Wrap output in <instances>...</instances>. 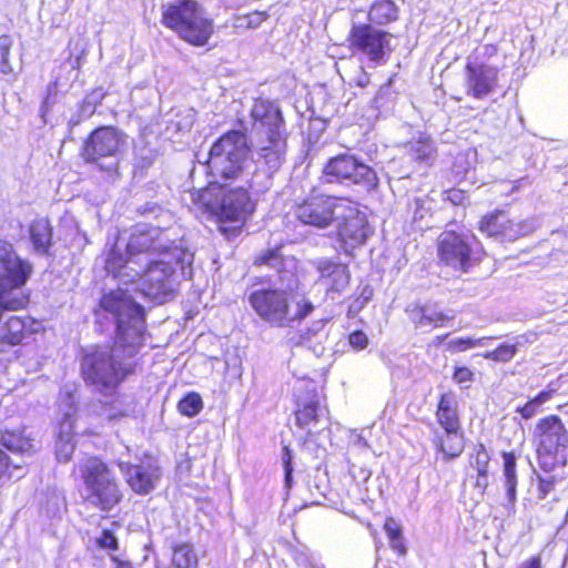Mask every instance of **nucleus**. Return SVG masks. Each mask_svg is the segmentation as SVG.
<instances>
[{"instance_id":"35","label":"nucleus","mask_w":568,"mask_h":568,"mask_svg":"<svg viewBox=\"0 0 568 568\" xmlns=\"http://www.w3.org/2000/svg\"><path fill=\"white\" fill-rule=\"evenodd\" d=\"M203 406L201 395L196 392H189L179 399L176 409L182 416L192 418L200 414Z\"/></svg>"},{"instance_id":"27","label":"nucleus","mask_w":568,"mask_h":568,"mask_svg":"<svg viewBox=\"0 0 568 568\" xmlns=\"http://www.w3.org/2000/svg\"><path fill=\"white\" fill-rule=\"evenodd\" d=\"M413 322L417 327L438 328L444 327L454 320V315H448L435 305H416L413 311Z\"/></svg>"},{"instance_id":"28","label":"nucleus","mask_w":568,"mask_h":568,"mask_svg":"<svg viewBox=\"0 0 568 568\" xmlns=\"http://www.w3.org/2000/svg\"><path fill=\"white\" fill-rule=\"evenodd\" d=\"M400 9L393 0H375L368 8V23L384 27L399 19Z\"/></svg>"},{"instance_id":"52","label":"nucleus","mask_w":568,"mask_h":568,"mask_svg":"<svg viewBox=\"0 0 568 568\" xmlns=\"http://www.w3.org/2000/svg\"><path fill=\"white\" fill-rule=\"evenodd\" d=\"M556 480L554 478H539L538 491L539 497L545 498L554 489Z\"/></svg>"},{"instance_id":"26","label":"nucleus","mask_w":568,"mask_h":568,"mask_svg":"<svg viewBox=\"0 0 568 568\" xmlns=\"http://www.w3.org/2000/svg\"><path fill=\"white\" fill-rule=\"evenodd\" d=\"M124 475L126 484L138 495H146L153 490L159 478L153 470L142 465H128Z\"/></svg>"},{"instance_id":"38","label":"nucleus","mask_w":568,"mask_h":568,"mask_svg":"<svg viewBox=\"0 0 568 568\" xmlns=\"http://www.w3.org/2000/svg\"><path fill=\"white\" fill-rule=\"evenodd\" d=\"M105 98V92L101 88L92 89L88 92L82 101L79 104V113L85 118H91L97 108L101 105L103 99Z\"/></svg>"},{"instance_id":"8","label":"nucleus","mask_w":568,"mask_h":568,"mask_svg":"<svg viewBox=\"0 0 568 568\" xmlns=\"http://www.w3.org/2000/svg\"><path fill=\"white\" fill-rule=\"evenodd\" d=\"M33 266L21 258L13 247L0 240V308L20 311L30 304V294L22 287L29 281Z\"/></svg>"},{"instance_id":"51","label":"nucleus","mask_w":568,"mask_h":568,"mask_svg":"<svg viewBox=\"0 0 568 568\" xmlns=\"http://www.w3.org/2000/svg\"><path fill=\"white\" fill-rule=\"evenodd\" d=\"M556 394V389L555 388H551L550 386H548L547 388L540 390L539 393H537L534 397H531V399L540 407L542 408L541 406L549 402Z\"/></svg>"},{"instance_id":"6","label":"nucleus","mask_w":568,"mask_h":568,"mask_svg":"<svg viewBox=\"0 0 568 568\" xmlns=\"http://www.w3.org/2000/svg\"><path fill=\"white\" fill-rule=\"evenodd\" d=\"M161 24L193 47H204L215 32L213 19L196 0H175L161 10Z\"/></svg>"},{"instance_id":"57","label":"nucleus","mask_w":568,"mask_h":568,"mask_svg":"<svg viewBox=\"0 0 568 568\" xmlns=\"http://www.w3.org/2000/svg\"><path fill=\"white\" fill-rule=\"evenodd\" d=\"M111 560L114 564L115 568H134L130 561L122 560L116 556H112Z\"/></svg>"},{"instance_id":"37","label":"nucleus","mask_w":568,"mask_h":568,"mask_svg":"<svg viewBox=\"0 0 568 568\" xmlns=\"http://www.w3.org/2000/svg\"><path fill=\"white\" fill-rule=\"evenodd\" d=\"M501 457L504 460V476L507 486V493L511 498H514L517 485L516 455L514 452H503Z\"/></svg>"},{"instance_id":"55","label":"nucleus","mask_w":568,"mask_h":568,"mask_svg":"<svg viewBox=\"0 0 568 568\" xmlns=\"http://www.w3.org/2000/svg\"><path fill=\"white\" fill-rule=\"evenodd\" d=\"M13 69L9 62V55H1L0 60V72L3 74L12 73Z\"/></svg>"},{"instance_id":"19","label":"nucleus","mask_w":568,"mask_h":568,"mask_svg":"<svg viewBox=\"0 0 568 568\" xmlns=\"http://www.w3.org/2000/svg\"><path fill=\"white\" fill-rule=\"evenodd\" d=\"M478 230L489 237L515 240L521 234V225L505 210H495L480 217Z\"/></svg>"},{"instance_id":"34","label":"nucleus","mask_w":568,"mask_h":568,"mask_svg":"<svg viewBox=\"0 0 568 568\" xmlns=\"http://www.w3.org/2000/svg\"><path fill=\"white\" fill-rule=\"evenodd\" d=\"M171 560L175 568H197L199 562L193 546L189 542L174 546Z\"/></svg>"},{"instance_id":"9","label":"nucleus","mask_w":568,"mask_h":568,"mask_svg":"<svg viewBox=\"0 0 568 568\" xmlns=\"http://www.w3.org/2000/svg\"><path fill=\"white\" fill-rule=\"evenodd\" d=\"M531 443L540 468L552 471L568 465V428L556 414L539 418L531 432Z\"/></svg>"},{"instance_id":"56","label":"nucleus","mask_w":568,"mask_h":568,"mask_svg":"<svg viewBox=\"0 0 568 568\" xmlns=\"http://www.w3.org/2000/svg\"><path fill=\"white\" fill-rule=\"evenodd\" d=\"M369 83H371V77L366 71L363 70L362 75L355 80V85L364 89V88L368 87Z\"/></svg>"},{"instance_id":"15","label":"nucleus","mask_w":568,"mask_h":568,"mask_svg":"<svg viewBox=\"0 0 568 568\" xmlns=\"http://www.w3.org/2000/svg\"><path fill=\"white\" fill-rule=\"evenodd\" d=\"M335 222H337L336 240L347 255H352L355 248L364 245L373 233L366 214L351 197H347V202L338 212Z\"/></svg>"},{"instance_id":"14","label":"nucleus","mask_w":568,"mask_h":568,"mask_svg":"<svg viewBox=\"0 0 568 568\" xmlns=\"http://www.w3.org/2000/svg\"><path fill=\"white\" fill-rule=\"evenodd\" d=\"M390 37L392 34L388 31L377 29L371 23H356L351 27L346 42L353 54L365 57L373 63L382 64L387 61L393 51Z\"/></svg>"},{"instance_id":"44","label":"nucleus","mask_w":568,"mask_h":568,"mask_svg":"<svg viewBox=\"0 0 568 568\" xmlns=\"http://www.w3.org/2000/svg\"><path fill=\"white\" fill-rule=\"evenodd\" d=\"M282 463L285 473V484L287 487H291L293 474V454L288 445H283L282 447Z\"/></svg>"},{"instance_id":"29","label":"nucleus","mask_w":568,"mask_h":568,"mask_svg":"<svg viewBox=\"0 0 568 568\" xmlns=\"http://www.w3.org/2000/svg\"><path fill=\"white\" fill-rule=\"evenodd\" d=\"M490 455L483 443H477L468 455V465L476 471V486L485 489L488 486Z\"/></svg>"},{"instance_id":"1","label":"nucleus","mask_w":568,"mask_h":568,"mask_svg":"<svg viewBox=\"0 0 568 568\" xmlns=\"http://www.w3.org/2000/svg\"><path fill=\"white\" fill-rule=\"evenodd\" d=\"M251 146L247 134L229 130L211 145L205 162L207 174L215 179L191 193L193 204L217 225L219 232L233 240L241 235L256 212L257 201L248 187L220 182L239 179L245 169Z\"/></svg>"},{"instance_id":"3","label":"nucleus","mask_w":568,"mask_h":568,"mask_svg":"<svg viewBox=\"0 0 568 568\" xmlns=\"http://www.w3.org/2000/svg\"><path fill=\"white\" fill-rule=\"evenodd\" d=\"M247 300L254 313L273 327H290L304 321L315 310V305L304 296L295 303L293 312L294 292L276 286L256 288L250 293Z\"/></svg>"},{"instance_id":"30","label":"nucleus","mask_w":568,"mask_h":568,"mask_svg":"<svg viewBox=\"0 0 568 568\" xmlns=\"http://www.w3.org/2000/svg\"><path fill=\"white\" fill-rule=\"evenodd\" d=\"M383 529L388 539L390 549L399 557L407 554L402 525L392 516L385 518Z\"/></svg>"},{"instance_id":"12","label":"nucleus","mask_w":568,"mask_h":568,"mask_svg":"<svg viewBox=\"0 0 568 568\" xmlns=\"http://www.w3.org/2000/svg\"><path fill=\"white\" fill-rule=\"evenodd\" d=\"M322 175L331 184L361 185L368 191L378 185L375 170L349 153H341L329 158L322 169Z\"/></svg>"},{"instance_id":"45","label":"nucleus","mask_w":568,"mask_h":568,"mask_svg":"<svg viewBox=\"0 0 568 568\" xmlns=\"http://www.w3.org/2000/svg\"><path fill=\"white\" fill-rule=\"evenodd\" d=\"M347 342L357 352L365 349L369 343L367 335L362 329L351 332L347 336Z\"/></svg>"},{"instance_id":"47","label":"nucleus","mask_w":568,"mask_h":568,"mask_svg":"<svg viewBox=\"0 0 568 568\" xmlns=\"http://www.w3.org/2000/svg\"><path fill=\"white\" fill-rule=\"evenodd\" d=\"M453 381L462 385L464 383H471L475 381V373L467 366H455L453 371Z\"/></svg>"},{"instance_id":"23","label":"nucleus","mask_w":568,"mask_h":568,"mask_svg":"<svg viewBox=\"0 0 568 568\" xmlns=\"http://www.w3.org/2000/svg\"><path fill=\"white\" fill-rule=\"evenodd\" d=\"M257 144L260 160L270 171H277L284 163L287 134L257 138Z\"/></svg>"},{"instance_id":"5","label":"nucleus","mask_w":568,"mask_h":568,"mask_svg":"<svg viewBox=\"0 0 568 568\" xmlns=\"http://www.w3.org/2000/svg\"><path fill=\"white\" fill-rule=\"evenodd\" d=\"M135 365L124 363L116 343L111 346H94L80 359L83 382L100 390H115L134 373Z\"/></svg>"},{"instance_id":"22","label":"nucleus","mask_w":568,"mask_h":568,"mask_svg":"<svg viewBox=\"0 0 568 568\" xmlns=\"http://www.w3.org/2000/svg\"><path fill=\"white\" fill-rule=\"evenodd\" d=\"M435 419L439 428H463L458 398L454 390L443 392L437 397Z\"/></svg>"},{"instance_id":"11","label":"nucleus","mask_w":568,"mask_h":568,"mask_svg":"<svg viewBox=\"0 0 568 568\" xmlns=\"http://www.w3.org/2000/svg\"><path fill=\"white\" fill-rule=\"evenodd\" d=\"M100 307L112 314L116 322V336L122 341L121 347L131 339H141L144 325V311L125 290L115 288L103 293Z\"/></svg>"},{"instance_id":"42","label":"nucleus","mask_w":568,"mask_h":568,"mask_svg":"<svg viewBox=\"0 0 568 568\" xmlns=\"http://www.w3.org/2000/svg\"><path fill=\"white\" fill-rule=\"evenodd\" d=\"M372 297L373 290L368 285L364 286L359 293L353 295L352 302L347 308V316L353 317L359 313Z\"/></svg>"},{"instance_id":"54","label":"nucleus","mask_w":568,"mask_h":568,"mask_svg":"<svg viewBox=\"0 0 568 568\" xmlns=\"http://www.w3.org/2000/svg\"><path fill=\"white\" fill-rule=\"evenodd\" d=\"M11 48H12L11 37L7 36V34L0 36V55H10Z\"/></svg>"},{"instance_id":"36","label":"nucleus","mask_w":568,"mask_h":568,"mask_svg":"<svg viewBox=\"0 0 568 568\" xmlns=\"http://www.w3.org/2000/svg\"><path fill=\"white\" fill-rule=\"evenodd\" d=\"M268 18L266 11H252L248 13L234 14L232 27L240 30L256 29Z\"/></svg>"},{"instance_id":"4","label":"nucleus","mask_w":568,"mask_h":568,"mask_svg":"<svg viewBox=\"0 0 568 568\" xmlns=\"http://www.w3.org/2000/svg\"><path fill=\"white\" fill-rule=\"evenodd\" d=\"M85 489L84 501L100 511L109 513L123 500L121 481L111 465L101 456L89 455L73 469Z\"/></svg>"},{"instance_id":"46","label":"nucleus","mask_w":568,"mask_h":568,"mask_svg":"<svg viewBox=\"0 0 568 568\" xmlns=\"http://www.w3.org/2000/svg\"><path fill=\"white\" fill-rule=\"evenodd\" d=\"M541 410L542 408H540L531 398L523 405L517 406L515 409V412L525 420L531 419Z\"/></svg>"},{"instance_id":"10","label":"nucleus","mask_w":568,"mask_h":568,"mask_svg":"<svg viewBox=\"0 0 568 568\" xmlns=\"http://www.w3.org/2000/svg\"><path fill=\"white\" fill-rule=\"evenodd\" d=\"M128 144V134L113 124L93 128L82 140L79 155L84 164L106 175L118 174L119 164H103L106 159H120Z\"/></svg>"},{"instance_id":"58","label":"nucleus","mask_w":568,"mask_h":568,"mask_svg":"<svg viewBox=\"0 0 568 568\" xmlns=\"http://www.w3.org/2000/svg\"><path fill=\"white\" fill-rule=\"evenodd\" d=\"M72 453H73V446L68 445V452L64 455H62L61 453H57V459L59 462L67 463L71 459Z\"/></svg>"},{"instance_id":"13","label":"nucleus","mask_w":568,"mask_h":568,"mask_svg":"<svg viewBox=\"0 0 568 568\" xmlns=\"http://www.w3.org/2000/svg\"><path fill=\"white\" fill-rule=\"evenodd\" d=\"M348 196H335L313 187L294 205V215L304 225L316 229L331 226Z\"/></svg>"},{"instance_id":"18","label":"nucleus","mask_w":568,"mask_h":568,"mask_svg":"<svg viewBox=\"0 0 568 568\" xmlns=\"http://www.w3.org/2000/svg\"><path fill=\"white\" fill-rule=\"evenodd\" d=\"M466 92L469 97L483 100L494 93L498 87L496 67L467 61L464 65Z\"/></svg>"},{"instance_id":"41","label":"nucleus","mask_w":568,"mask_h":568,"mask_svg":"<svg viewBox=\"0 0 568 568\" xmlns=\"http://www.w3.org/2000/svg\"><path fill=\"white\" fill-rule=\"evenodd\" d=\"M490 339H493V337H479V338L458 337V338L450 341L447 344V347L452 353H463V352H467L475 347L485 346L487 341H490Z\"/></svg>"},{"instance_id":"25","label":"nucleus","mask_w":568,"mask_h":568,"mask_svg":"<svg viewBox=\"0 0 568 568\" xmlns=\"http://www.w3.org/2000/svg\"><path fill=\"white\" fill-rule=\"evenodd\" d=\"M29 237L36 253L49 255L53 245V227L49 219H34L29 225Z\"/></svg>"},{"instance_id":"40","label":"nucleus","mask_w":568,"mask_h":568,"mask_svg":"<svg viewBox=\"0 0 568 568\" xmlns=\"http://www.w3.org/2000/svg\"><path fill=\"white\" fill-rule=\"evenodd\" d=\"M517 351H518V348H517L516 344L503 343V344H499L496 348L485 352L483 354V357L485 359H489V361H494V362H498V363H507V362H510L515 357Z\"/></svg>"},{"instance_id":"50","label":"nucleus","mask_w":568,"mask_h":568,"mask_svg":"<svg viewBox=\"0 0 568 568\" xmlns=\"http://www.w3.org/2000/svg\"><path fill=\"white\" fill-rule=\"evenodd\" d=\"M470 170V164L465 158H456L452 165V173L454 176L462 181L466 178L468 171Z\"/></svg>"},{"instance_id":"17","label":"nucleus","mask_w":568,"mask_h":568,"mask_svg":"<svg viewBox=\"0 0 568 568\" xmlns=\"http://www.w3.org/2000/svg\"><path fill=\"white\" fill-rule=\"evenodd\" d=\"M250 116L252 128L256 132L257 138L287 134L281 109L268 100H255L251 108Z\"/></svg>"},{"instance_id":"49","label":"nucleus","mask_w":568,"mask_h":568,"mask_svg":"<svg viewBox=\"0 0 568 568\" xmlns=\"http://www.w3.org/2000/svg\"><path fill=\"white\" fill-rule=\"evenodd\" d=\"M443 199L454 205H462L467 200V195L466 192L460 189L450 187L444 191Z\"/></svg>"},{"instance_id":"21","label":"nucleus","mask_w":568,"mask_h":568,"mask_svg":"<svg viewBox=\"0 0 568 568\" xmlns=\"http://www.w3.org/2000/svg\"><path fill=\"white\" fill-rule=\"evenodd\" d=\"M432 439L433 447L440 454L444 460L458 458L466 446V438L463 428H442Z\"/></svg>"},{"instance_id":"61","label":"nucleus","mask_w":568,"mask_h":568,"mask_svg":"<svg viewBox=\"0 0 568 568\" xmlns=\"http://www.w3.org/2000/svg\"><path fill=\"white\" fill-rule=\"evenodd\" d=\"M447 336H448V334H444V335L437 336V342L442 343Z\"/></svg>"},{"instance_id":"16","label":"nucleus","mask_w":568,"mask_h":568,"mask_svg":"<svg viewBox=\"0 0 568 568\" xmlns=\"http://www.w3.org/2000/svg\"><path fill=\"white\" fill-rule=\"evenodd\" d=\"M293 417L295 426L306 433V439L313 437L314 429L328 416V408L321 403L315 388L301 389L293 397Z\"/></svg>"},{"instance_id":"53","label":"nucleus","mask_w":568,"mask_h":568,"mask_svg":"<svg viewBox=\"0 0 568 568\" xmlns=\"http://www.w3.org/2000/svg\"><path fill=\"white\" fill-rule=\"evenodd\" d=\"M517 568H544L540 555H532L524 560Z\"/></svg>"},{"instance_id":"20","label":"nucleus","mask_w":568,"mask_h":568,"mask_svg":"<svg viewBox=\"0 0 568 568\" xmlns=\"http://www.w3.org/2000/svg\"><path fill=\"white\" fill-rule=\"evenodd\" d=\"M316 270L317 283L324 287L327 294H339L351 283L352 274L346 263L324 260L318 262Z\"/></svg>"},{"instance_id":"43","label":"nucleus","mask_w":568,"mask_h":568,"mask_svg":"<svg viewBox=\"0 0 568 568\" xmlns=\"http://www.w3.org/2000/svg\"><path fill=\"white\" fill-rule=\"evenodd\" d=\"M95 545L101 550L116 551L119 549V540L110 529H102L100 536L95 538Z\"/></svg>"},{"instance_id":"39","label":"nucleus","mask_w":568,"mask_h":568,"mask_svg":"<svg viewBox=\"0 0 568 568\" xmlns=\"http://www.w3.org/2000/svg\"><path fill=\"white\" fill-rule=\"evenodd\" d=\"M21 469L12 462L8 453L0 447V488L13 481V474Z\"/></svg>"},{"instance_id":"24","label":"nucleus","mask_w":568,"mask_h":568,"mask_svg":"<svg viewBox=\"0 0 568 568\" xmlns=\"http://www.w3.org/2000/svg\"><path fill=\"white\" fill-rule=\"evenodd\" d=\"M32 333L33 329L28 324V318L10 316L4 322L0 334V352L22 344Z\"/></svg>"},{"instance_id":"33","label":"nucleus","mask_w":568,"mask_h":568,"mask_svg":"<svg viewBox=\"0 0 568 568\" xmlns=\"http://www.w3.org/2000/svg\"><path fill=\"white\" fill-rule=\"evenodd\" d=\"M282 244H277L273 247L260 252L254 256L252 264L255 267L267 266L281 272L285 262V257L282 254Z\"/></svg>"},{"instance_id":"48","label":"nucleus","mask_w":568,"mask_h":568,"mask_svg":"<svg viewBox=\"0 0 568 568\" xmlns=\"http://www.w3.org/2000/svg\"><path fill=\"white\" fill-rule=\"evenodd\" d=\"M114 400H105L102 403V408L109 420H118L128 416V412L121 407H114Z\"/></svg>"},{"instance_id":"59","label":"nucleus","mask_w":568,"mask_h":568,"mask_svg":"<svg viewBox=\"0 0 568 568\" xmlns=\"http://www.w3.org/2000/svg\"><path fill=\"white\" fill-rule=\"evenodd\" d=\"M486 49H487V51H488V53H489V54H494V53H496V51H497V48H496V45H495V44H487V45H486Z\"/></svg>"},{"instance_id":"2","label":"nucleus","mask_w":568,"mask_h":568,"mask_svg":"<svg viewBox=\"0 0 568 568\" xmlns=\"http://www.w3.org/2000/svg\"><path fill=\"white\" fill-rule=\"evenodd\" d=\"M125 253L123 260L121 255L111 252L106 267L114 270L128 263L138 264L141 266L138 273L148 294L166 296L172 293V277L182 260L178 245L166 235L165 230L148 227L132 233Z\"/></svg>"},{"instance_id":"60","label":"nucleus","mask_w":568,"mask_h":568,"mask_svg":"<svg viewBox=\"0 0 568 568\" xmlns=\"http://www.w3.org/2000/svg\"><path fill=\"white\" fill-rule=\"evenodd\" d=\"M142 345L141 341L138 342L136 345H130V347H132L133 349L130 352V355H135L136 352H138V348Z\"/></svg>"},{"instance_id":"31","label":"nucleus","mask_w":568,"mask_h":568,"mask_svg":"<svg viewBox=\"0 0 568 568\" xmlns=\"http://www.w3.org/2000/svg\"><path fill=\"white\" fill-rule=\"evenodd\" d=\"M0 443L8 450L18 454H29L33 452L31 439L19 430H4L1 433Z\"/></svg>"},{"instance_id":"32","label":"nucleus","mask_w":568,"mask_h":568,"mask_svg":"<svg viewBox=\"0 0 568 568\" xmlns=\"http://www.w3.org/2000/svg\"><path fill=\"white\" fill-rule=\"evenodd\" d=\"M437 153L435 142L430 136H420L409 148V155L415 162L432 164Z\"/></svg>"},{"instance_id":"7","label":"nucleus","mask_w":568,"mask_h":568,"mask_svg":"<svg viewBox=\"0 0 568 568\" xmlns=\"http://www.w3.org/2000/svg\"><path fill=\"white\" fill-rule=\"evenodd\" d=\"M439 266L459 273H469L486 258L487 252L481 241L471 232L445 229L435 241Z\"/></svg>"}]
</instances>
